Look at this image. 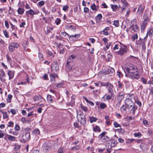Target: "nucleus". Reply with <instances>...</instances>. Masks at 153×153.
<instances>
[{"mask_svg":"<svg viewBox=\"0 0 153 153\" xmlns=\"http://www.w3.org/2000/svg\"><path fill=\"white\" fill-rule=\"evenodd\" d=\"M125 76L131 79H138L140 74L138 73H135V70H137L136 66L131 63H128L125 67Z\"/></svg>","mask_w":153,"mask_h":153,"instance_id":"f257e3e1","label":"nucleus"},{"mask_svg":"<svg viewBox=\"0 0 153 153\" xmlns=\"http://www.w3.org/2000/svg\"><path fill=\"white\" fill-rule=\"evenodd\" d=\"M30 128H22L19 131V137L20 138V141L23 143L26 142L30 138V133L29 131Z\"/></svg>","mask_w":153,"mask_h":153,"instance_id":"f03ea898","label":"nucleus"},{"mask_svg":"<svg viewBox=\"0 0 153 153\" xmlns=\"http://www.w3.org/2000/svg\"><path fill=\"white\" fill-rule=\"evenodd\" d=\"M128 48L126 45L123 44L120 42H117L115 44L113 48V50L115 51L119 49V50L117 52L118 55L122 56L126 53L128 51Z\"/></svg>","mask_w":153,"mask_h":153,"instance_id":"7ed1b4c3","label":"nucleus"},{"mask_svg":"<svg viewBox=\"0 0 153 153\" xmlns=\"http://www.w3.org/2000/svg\"><path fill=\"white\" fill-rule=\"evenodd\" d=\"M106 87L107 88L108 91V95L106 94H105L103 97H106V100H109L111 99L112 97H114V96L113 90L114 86L112 84L109 83L107 85Z\"/></svg>","mask_w":153,"mask_h":153,"instance_id":"20e7f679","label":"nucleus"},{"mask_svg":"<svg viewBox=\"0 0 153 153\" xmlns=\"http://www.w3.org/2000/svg\"><path fill=\"white\" fill-rule=\"evenodd\" d=\"M130 29H131V33H133L139 32L140 30L139 27L137 24V20L136 19H134L131 21Z\"/></svg>","mask_w":153,"mask_h":153,"instance_id":"39448f33","label":"nucleus"},{"mask_svg":"<svg viewBox=\"0 0 153 153\" xmlns=\"http://www.w3.org/2000/svg\"><path fill=\"white\" fill-rule=\"evenodd\" d=\"M146 40H145L143 39L139 38L135 42V44L137 47H141L142 49L145 51L146 49Z\"/></svg>","mask_w":153,"mask_h":153,"instance_id":"423d86ee","label":"nucleus"},{"mask_svg":"<svg viewBox=\"0 0 153 153\" xmlns=\"http://www.w3.org/2000/svg\"><path fill=\"white\" fill-rule=\"evenodd\" d=\"M19 44L18 42H12L9 45V50L10 52H13L15 49L19 47Z\"/></svg>","mask_w":153,"mask_h":153,"instance_id":"0eeeda50","label":"nucleus"},{"mask_svg":"<svg viewBox=\"0 0 153 153\" xmlns=\"http://www.w3.org/2000/svg\"><path fill=\"white\" fill-rule=\"evenodd\" d=\"M137 6L138 7L137 11V15L142 16L145 10V6L143 4H140L138 5Z\"/></svg>","mask_w":153,"mask_h":153,"instance_id":"6e6552de","label":"nucleus"},{"mask_svg":"<svg viewBox=\"0 0 153 153\" xmlns=\"http://www.w3.org/2000/svg\"><path fill=\"white\" fill-rule=\"evenodd\" d=\"M78 121L82 125H84L86 123V121L85 116L82 113L79 115Z\"/></svg>","mask_w":153,"mask_h":153,"instance_id":"1a4fd4ad","label":"nucleus"},{"mask_svg":"<svg viewBox=\"0 0 153 153\" xmlns=\"http://www.w3.org/2000/svg\"><path fill=\"white\" fill-rule=\"evenodd\" d=\"M6 74L2 69L0 70V80L1 81L4 82L6 81V79L5 78Z\"/></svg>","mask_w":153,"mask_h":153,"instance_id":"9d476101","label":"nucleus"},{"mask_svg":"<svg viewBox=\"0 0 153 153\" xmlns=\"http://www.w3.org/2000/svg\"><path fill=\"white\" fill-rule=\"evenodd\" d=\"M51 70L53 72H56L59 70V67L57 63L56 62H53L51 65Z\"/></svg>","mask_w":153,"mask_h":153,"instance_id":"9b49d317","label":"nucleus"},{"mask_svg":"<svg viewBox=\"0 0 153 153\" xmlns=\"http://www.w3.org/2000/svg\"><path fill=\"white\" fill-rule=\"evenodd\" d=\"M125 104L127 106H129L131 107L132 106V104H134L132 100H131V98H126L125 101Z\"/></svg>","mask_w":153,"mask_h":153,"instance_id":"f8f14e48","label":"nucleus"},{"mask_svg":"<svg viewBox=\"0 0 153 153\" xmlns=\"http://www.w3.org/2000/svg\"><path fill=\"white\" fill-rule=\"evenodd\" d=\"M110 28L109 27H106L102 30L101 31V33L103 34L105 36H108L110 33L109 31Z\"/></svg>","mask_w":153,"mask_h":153,"instance_id":"ddd939ff","label":"nucleus"},{"mask_svg":"<svg viewBox=\"0 0 153 153\" xmlns=\"http://www.w3.org/2000/svg\"><path fill=\"white\" fill-rule=\"evenodd\" d=\"M50 81L52 83H54L55 82V78L58 77V75L56 74H50Z\"/></svg>","mask_w":153,"mask_h":153,"instance_id":"4468645a","label":"nucleus"},{"mask_svg":"<svg viewBox=\"0 0 153 153\" xmlns=\"http://www.w3.org/2000/svg\"><path fill=\"white\" fill-rule=\"evenodd\" d=\"M80 36L79 34H75L69 36V38L70 40L71 41H75L76 38H79Z\"/></svg>","mask_w":153,"mask_h":153,"instance_id":"2eb2a0df","label":"nucleus"},{"mask_svg":"<svg viewBox=\"0 0 153 153\" xmlns=\"http://www.w3.org/2000/svg\"><path fill=\"white\" fill-rule=\"evenodd\" d=\"M14 72L13 71L9 70L7 73V74L9 76V80H10L13 78L14 75Z\"/></svg>","mask_w":153,"mask_h":153,"instance_id":"dca6fc26","label":"nucleus"},{"mask_svg":"<svg viewBox=\"0 0 153 153\" xmlns=\"http://www.w3.org/2000/svg\"><path fill=\"white\" fill-rule=\"evenodd\" d=\"M102 15L101 14H98L95 18L96 23H100L102 18Z\"/></svg>","mask_w":153,"mask_h":153,"instance_id":"f3484780","label":"nucleus"},{"mask_svg":"<svg viewBox=\"0 0 153 153\" xmlns=\"http://www.w3.org/2000/svg\"><path fill=\"white\" fill-rule=\"evenodd\" d=\"M75 57L76 56L72 54L71 55H70L68 57L67 59V64H68V63H71L72 62Z\"/></svg>","mask_w":153,"mask_h":153,"instance_id":"a211bd4d","label":"nucleus"},{"mask_svg":"<svg viewBox=\"0 0 153 153\" xmlns=\"http://www.w3.org/2000/svg\"><path fill=\"white\" fill-rule=\"evenodd\" d=\"M42 147L43 150L46 152L49 151L51 148L50 146L48 145L46 143H45L43 144Z\"/></svg>","mask_w":153,"mask_h":153,"instance_id":"6ab92c4d","label":"nucleus"},{"mask_svg":"<svg viewBox=\"0 0 153 153\" xmlns=\"http://www.w3.org/2000/svg\"><path fill=\"white\" fill-rule=\"evenodd\" d=\"M150 37H151L153 36V27H151L147 30V33Z\"/></svg>","mask_w":153,"mask_h":153,"instance_id":"aec40b11","label":"nucleus"},{"mask_svg":"<svg viewBox=\"0 0 153 153\" xmlns=\"http://www.w3.org/2000/svg\"><path fill=\"white\" fill-rule=\"evenodd\" d=\"M91 8L94 11H97L99 8V6H97L95 3H93L91 6Z\"/></svg>","mask_w":153,"mask_h":153,"instance_id":"412c9836","label":"nucleus"},{"mask_svg":"<svg viewBox=\"0 0 153 153\" xmlns=\"http://www.w3.org/2000/svg\"><path fill=\"white\" fill-rule=\"evenodd\" d=\"M148 24V22L143 21L142 24L141 26V32L144 31V30Z\"/></svg>","mask_w":153,"mask_h":153,"instance_id":"4be33fe9","label":"nucleus"},{"mask_svg":"<svg viewBox=\"0 0 153 153\" xmlns=\"http://www.w3.org/2000/svg\"><path fill=\"white\" fill-rule=\"evenodd\" d=\"M13 146L14 147V150L17 151L20 149L21 148V145L16 143L13 145Z\"/></svg>","mask_w":153,"mask_h":153,"instance_id":"5701e85b","label":"nucleus"},{"mask_svg":"<svg viewBox=\"0 0 153 153\" xmlns=\"http://www.w3.org/2000/svg\"><path fill=\"white\" fill-rule=\"evenodd\" d=\"M124 97V94L120 92L119 95L117 97V100L118 101H121Z\"/></svg>","mask_w":153,"mask_h":153,"instance_id":"b1692460","label":"nucleus"},{"mask_svg":"<svg viewBox=\"0 0 153 153\" xmlns=\"http://www.w3.org/2000/svg\"><path fill=\"white\" fill-rule=\"evenodd\" d=\"M72 65L71 64V63H68L66 62V69L68 71H70L72 69Z\"/></svg>","mask_w":153,"mask_h":153,"instance_id":"393cba45","label":"nucleus"},{"mask_svg":"<svg viewBox=\"0 0 153 153\" xmlns=\"http://www.w3.org/2000/svg\"><path fill=\"white\" fill-rule=\"evenodd\" d=\"M114 71V69L111 67H110L108 69L107 71L106 72V73H105L106 74H112Z\"/></svg>","mask_w":153,"mask_h":153,"instance_id":"a878e982","label":"nucleus"},{"mask_svg":"<svg viewBox=\"0 0 153 153\" xmlns=\"http://www.w3.org/2000/svg\"><path fill=\"white\" fill-rule=\"evenodd\" d=\"M47 100L48 102L49 103H51L53 102V100L51 96L48 94L47 95Z\"/></svg>","mask_w":153,"mask_h":153,"instance_id":"bb28decb","label":"nucleus"},{"mask_svg":"<svg viewBox=\"0 0 153 153\" xmlns=\"http://www.w3.org/2000/svg\"><path fill=\"white\" fill-rule=\"evenodd\" d=\"M93 131L94 132H100L101 131V129L99 126H96L93 128Z\"/></svg>","mask_w":153,"mask_h":153,"instance_id":"cd10ccee","label":"nucleus"},{"mask_svg":"<svg viewBox=\"0 0 153 153\" xmlns=\"http://www.w3.org/2000/svg\"><path fill=\"white\" fill-rule=\"evenodd\" d=\"M25 9L24 8H22L19 7L17 10V12L18 14L20 15H22L25 12Z\"/></svg>","mask_w":153,"mask_h":153,"instance_id":"c85d7f7f","label":"nucleus"},{"mask_svg":"<svg viewBox=\"0 0 153 153\" xmlns=\"http://www.w3.org/2000/svg\"><path fill=\"white\" fill-rule=\"evenodd\" d=\"M137 106L136 105H134L131 111H132V113L133 115H134L135 114V111L137 110Z\"/></svg>","mask_w":153,"mask_h":153,"instance_id":"c756f323","label":"nucleus"},{"mask_svg":"<svg viewBox=\"0 0 153 153\" xmlns=\"http://www.w3.org/2000/svg\"><path fill=\"white\" fill-rule=\"evenodd\" d=\"M40 133V131L39 129L38 128H36L33 131L32 134L33 135H36L39 134Z\"/></svg>","mask_w":153,"mask_h":153,"instance_id":"7c9ffc66","label":"nucleus"},{"mask_svg":"<svg viewBox=\"0 0 153 153\" xmlns=\"http://www.w3.org/2000/svg\"><path fill=\"white\" fill-rule=\"evenodd\" d=\"M135 103H136L137 105H138L139 106L141 107L142 106V103L139 100L138 97H137L134 100Z\"/></svg>","mask_w":153,"mask_h":153,"instance_id":"2f4dec72","label":"nucleus"},{"mask_svg":"<svg viewBox=\"0 0 153 153\" xmlns=\"http://www.w3.org/2000/svg\"><path fill=\"white\" fill-rule=\"evenodd\" d=\"M117 143V142L116 141L113 140L111 143V144L109 145V144L108 145H110V148H112L113 147H114Z\"/></svg>","mask_w":153,"mask_h":153,"instance_id":"473e14b6","label":"nucleus"},{"mask_svg":"<svg viewBox=\"0 0 153 153\" xmlns=\"http://www.w3.org/2000/svg\"><path fill=\"white\" fill-rule=\"evenodd\" d=\"M110 6L113 11L114 12H116L118 8V6L116 4H111L110 5Z\"/></svg>","mask_w":153,"mask_h":153,"instance_id":"72a5a7b5","label":"nucleus"},{"mask_svg":"<svg viewBox=\"0 0 153 153\" xmlns=\"http://www.w3.org/2000/svg\"><path fill=\"white\" fill-rule=\"evenodd\" d=\"M83 98L91 106H93L94 105V104L93 102L88 100L85 97H83Z\"/></svg>","mask_w":153,"mask_h":153,"instance_id":"f704fd0d","label":"nucleus"},{"mask_svg":"<svg viewBox=\"0 0 153 153\" xmlns=\"http://www.w3.org/2000/svg\"><path fill=\"white\" fill-rule=\"evenodd\" d=\"M8 140L10 141H14L16 139V137L10 135L8 136Z\"/></svg>","mask_w":153,"mask_h":153,"instance_id":"c9c22d12","label":"nucleus"},{"mask_svg":"<svg viewBox=\"0 0 153 153\" xmlns=\"http://www.w3.org/2000/svg\"><path fill=\"white\" fill-rule=\"evenodd\" d=\"M46 52L48 54V56H51L52 58H54L55 57V55H54L51 51L48 50L46 51Z\"/></svg>","mask_w":153,"mask_h":153,"instance_id":"e433bc0d","label":"nucleus"},{"mask_svg":"<svg viewBox=\"0 0 153 153\" xmlns=\"http://www.w3.org/2000/svg\"><path fill=\"white\" fill-rule=\"evenodd\" d=\"M143 17V21L148 22L150 20V18L148 17V14L147 13H145L144 14Z\"/></svg>","mask_w":153,"mask_h":153,"instance_id":"4c0bfd02","label":"nucleus"},{"mask_svg":"<svg viewBox=\"0 0 153 153\" xmlns=\"http://www.w3.org/2000/svg\"><path fill=\"white\" fill-rule=\"evenodd\" d=\"M1 112L3 114V117L4 119L8 118L9 115H8L7 112L6 111H2Z\"/></svg>","mask_w":153,"mask_h":153,"instance_id":"58836bf2","label":"nucleus"},{"mask_svg":"<svg viewBox=\"0 0 153 153\" xmlns=\"http://www.w3.org/2000/svg\"><path fill=\"white\" fill-rule=\"evenodd\" d=\"M38 57L40 60L41 61H43L45 59L42 53H38Z\"/></svg>","mask_w":153,"mask_h":153,"instance_id":"ea45409f","label":"nucleus"},{"mask_svg":"<svg viewBox=\"0 0 153 153\" xmlns=\"http://www.w3.org/2000/svg\"><path fill=\"white\" fill-rule=\"evenodd\" d=\"M27 13H28L31 16H33L35 14H36L33 10L32 9H30L29 10L26 11V14H27Z\"/></svg>","mask_w":153,"mask_h":153,"instance_id":"a19ab883","label":"nucleus"},{"mask_svg":"<svg viewBox=\"0 0 153 153\" xmlns=\"http://www.w3.org/2000/svg\"><path fill=\"white\" fill-rule=\"evenodd\" d=\"M100 140L102 142L105 143L108 140L109 138L107 136H105V137H103V138Z\"/></svg>","mask_w":153,"mask_h":153,"instance_id":"79ce46f5","label":"nucleus"},{"mask_svg":"<svg viewBox=\"0 0 153 153\" xmlns=\"http://www.w3.org/2000/svg\"><path fill=\"white\" fill-rule=\"evenodd\" d=\"M107 132L105 131H104L102 132V133H101V134L99 135L98 136V137L100 138V139H101L103 137H105V135L106 134Z\"/></svg>","mask_w":153,"mask_h":153,"instance_id":"37998d69","label":"nucleus"},{"mask_svg":"<svg viewBox=\"0 0 153 153\" xmlns=\"http://www.w3.org/2000/svg\"><path fill=\"white\" fill-rule=\"evenodd\" d=\"M138 36L137 34L136 33L133 35L131 37V39L132 41H134L136 39H137Z\"/></svg>","mask_w":153,"mask_h":153,"instance_id":"c03bdc74","label":"nucleus"},{"mask_svg":"<svg viewBox=\"0 0 153 153\" xmlns=\"http://www.w3.org/2000/svg\"><path fill=\"white\" fill-rule=\"evenodd\" d=\"M113 25L116 27H119L120 26L119 21L118 20H114L113 22Z\"/></svg>","mask_w":153,"mask_h":153,"instance_id":"a18cd8bd","label":"nucleus"},{"mask_svg":"<svg viewBox=\"0 0 153 153\" xmlns=\"http://www.w3.org/2000/svg\"><path fill=\"white\" fill-rule=\"evenodd\" d=\"M3 33L5 36L6 38H9V35L8 34V32L6 30H4L3 31Z\"/></svg>","mask_w":153,"mask_h":153,"instance_id":"49530a36","label":"nucleus"},{"mask_svg":"<svg viewBox=\"0 0 153 153\" xmlns=\"http://www.w3.org/2000/svg\"><path fill=\"white\" fill-rule=\"evenodd\" d=\"M80 107L81 109L85 112H87L88 111V108L86 106H84L81 104L80 105Z\"/></svg>","mask_w":153,"mask_h":153,"instance_id":"de8ad7c7","label":"nucleus"},{"mask_svg":"<svg viewBox=\"0 0 153 153\" xmlns=\"http://www.w3.org/2000/svg\"><path fill=\"white\" fill-rule=\"evenodd\" d=\"M134 137L140 138L142 136V134L141 133L139 132H135L134 134Z\"/></svg>","mask_w":153,"mask_h":153,"instance_id":"09e8293b","label":"nucleus"},{"mask_svg":"<svg viewBox=\"0 0 153 153\" xmlns=\"http://www.w3.org/2000/svg\"><path fill=\"white\" fill-rule=\"evenodd\" d=\"M107 107L106 105L104 103H101L100 104V108L102 109H104Z\"/></svg>","mask_w":153,"mask_h":153,"instance_id":"8fccbe9b","label":"nucleus"},{"mask_svg":"<svg viewBox=\"0 0 153 153\" xmlns=\"http://www.w3.org/2000/svg\"><path fill=\"white\" fill-rule=\"evenodd\" d=\"M120 111L121 112H123L125 111L126 109V105H123L120 108Z\"/></svg>","mask_w":153,"mask_h":153,"instance_id":"3c124183","label":"nucleus"},{"mask_svg":"<svg viewBox=\"0 0 153 153\" xmlns=\"http://www.w3.org/2000/svg\"><path fill=\"white\" fill-rule=\"evenodd\" d=\"M53 30V28L51 27H48L47 28V31H45L46 34H48L51 32Z\"/></svg>","mask_w":153,"mask_h":153,"instance_id":"603ef678","label":"nucleus"},{"mask_svg":"<svg viewBox=\"0 0 153 153\" xmlns=\"http://www.w3.org/2000/svg\"><path fill=\"white\" fill-rule=\"evenodd\" d=\"M45 1H39L37 5L38 6H42L44 5L45 4Z\"/></svg>","mask_w":153,"mask_h":153,"instance_id":"864d4df0","label":"nucleus"},{"mask_svg":"<svg viewBox=\"0 0 153 153\" xmlns=\"http://www.w3.org/2000/svg\"><path fill=\"white\" fill-rule=\"evenodd\" d=\"M12 97V95L9 94L7 96V100L8 102H11V100Z\"/></svg>","mask_w":153,"mask_h":153,"instance_id":"5fc2aeb1","label":"nucleus"},{"mask_svg":"<svg viewBox=\"0 0 153 153\" xmlns=\"http://www.w3.org/2000/svg\"><path fill=\"white\" fill-rule=\"evenodd\" d=\"M80 149V146L79 145H76L72 147L71 149V150H78Z\"/></svg>","mask_w":153,"mask_h":153,"instance_id":"6e6d98bb","label":"nucleus"},{"mask_svg":"<svg viewBox=\"0 0 153 153\" xmlns=\"http://www.w3.org/2000/svg\"><path fill=\"white\" fill-rule=\"evenodd\" d=\"M10 111H11L12 115H15L16 114L17 111L14 109H11L10 110Z\"/></svg>","mask_w":153,"mask_h":153,"instance_id":"4d7b16f0","label":"nucleus"},{"mask_svg":"<svg viewBox=\"0 0 153 153\" xmlns=\"http://www.w3.org/2000/svg\"><path fill=\"white\" fill-rule=\"evenodd\" d=\"M128 98H131V100L132 99H134V100L136 99L135 97L133 94H128Z\"/></svg>","mask_w":153,"mask_h":153,"instance_id":"13d9d810","label":"nucleus"},{"mask_svg":"<svg viewBox=\"0 0 153 153\" xmlns=\"http://www.w3.org/2000/svg\"><path fill=\"white\" fill-rule=\"evenodd\" d=\"M66 35H67L68 37H69V35L65 32H62L60 34L61 36L62 37H65L66 36Z\"/></svg>","mask_w":153,"mask_h":153,"instance_id":"bf43d9fd","label":"nucleus"},{"mask_svg":"<svg viewBox=\"0 0 153 153\" xmlns=\"http://www.w3.org/2000/svg\"><path fill=\"white\" fill-rule=\"evenodd\" d=\"M42 10L46 15H49L50 13V12H48L47 10H46L45 7H43L42 8Z\"/></svg>","mask_w":153,"mask_h":153,"instance_id":"052dcab7","label":"nucleus"},{"mask_svg":"<svg viewBox=\"0 0 153 153\" xmlns=\"http://www.w3.org/2000/svg\"><path fill=\"white\" fill-rule=\"evenodd\" d=\"M14 129L15 131H18L20 129V127L18 125L16 124L15 126Z\"/></svg>","mask_w":153,"mask_h":153,"instance_id":"680f3d73","label":"nucleus"},{"mask_svg":"<svg viewBox=\"0 0 153 153\" xmlns=\"http://www.w3.org/2000/svg\"><path fill=\"white\" fill-rule=\"evenodd\" d=\"M97 120V119L96 117H93L90 118V122L91 123H92L94 122H96Z\"/></svg>","mask_w":153,"mask_h":153,"instance_id":"e2e57ef3","label":"nucleus"},{"mask_svg":"<svg viewBox=\"0 0 153 153\" xmlns=\"http://www.w3.org/2000/svg\"><path fill=\"white\" fill-rule=\"evenodd\" d=\"M61 21V20L60 18H57L55 21V22L57 25H58L60 23Z\"/></svg>","mask_w":153,"mask_h":153,"instance_id":"0e129e2a","label":"nucleus"},{"mask_svg":"<svg viewBox=\"0 0 153 153\" xmlns=\"http://www.w3.org/2000/svg\"><path fill=\"white\" fill-rule=\"evenodd\" d=\"M117 75L119 77H122L123 76V75L122 73L120 71H117Z\"/></svg>","mask_w":153,"mask_h":153,"instance_id":"69168bd1","label":"nucleus"},{"mask_svg":"<svg viewBox=\"0 0 153 153\" xmlns=\"http://www.w3.org/2000/svg\"><path fill=\"white\" fill-rule=\"evenodd\" d=\"M64 85V83L62 82H61L58 83L56 85V87L57 88H59L62 87Z\"/></svg>","mask_w":153,"mask_h":153,"instance_id":"338daca9","label":"nucleus"},{"mask_svg":"<svg viewBox=\"0 0 153 153\" xmlns=\"http://www.w3.org/2000/svg\"><path fill=\"white\" fill-rule=\"evenodd\" d=\"M117 82L118 84V86L119 88H122L123 87L124 85L120 82V81H118Z\"/></svg>","mask_w":153,"mask_h":153,"instance_id":"774afa93","label":"nucleus"}]
</instances>
